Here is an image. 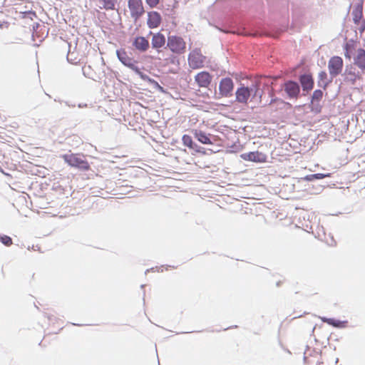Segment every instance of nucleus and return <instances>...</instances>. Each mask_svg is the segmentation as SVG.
<instances>
[{"label":"nucleus","instance_id":"obj_1","mask_svg":"<svg viewBox=\"0 0 365 365\" xmlns=\"http://www.w3.org/2000/svg\"><path fill=\"white\" fill-rule=\"evenodd\" d=\"M64 161L71 167L77 168L82 170H88L90 165L85 157L79 153L65 154L62 156Z\"/></svg>","mask_w":365,"mask_h":365},{"label":"nucleus","instance_id":"obj_2","mask_svg":"<svg viewBox=\"0 0 365 365\" xmlns=\"http://www.w3.org/2000/svg\"><path fill=\"white\" fill-rule=\"evenodd\" d=\"M167 46L170 51L178 55H181L186 51V42L179 36H169L167 41Z\"/></svg>","mask_w":365,"mask_h":365},{"label":"nucleus","instance_id":"obj_3","mask_svg":"<svg viewBox=\"0 0 365 365\" xmlns=\"http://www.w3.org/2000/svg\"><path fill=\"white\" fill-rule=\"evenodd\" d=\"M257 91V88H249L241 85L237 88L235 92L236 101L242 105H247L250 97L256 96Z\"/></svg>","mask_w":365,"mask_h":365},{"label":"nucleus","instance_id":"obj_4","mask_svg":"<svg viewBox=\"0 0 365 365\" xmlns=\"http://www.w3.org/2000/svg\"><path fill=\"white\" fill-rule=\"evenodd\" d=\"M354 23L356 25L360 33L365 31V20L363 19V3L360 2L354 6L352 13Z\"/></svg>","mask_w":365,"mask_h":365},{"label":"nucleus","instance_id":"obj_5","mask_svg":"<svg viewBox=\"0 0 365 365\" xmlns=\"http://www.w3.org/2000/svg\"><path fill=\"white\" fill-rule=\"evenodd\" d=\"M188 64L192 69H198L204 66L205 56H204L200 49L192 50L188 55Z\"/></svg>","mask_w":365,"mask_h":365},{"label":"nucleus","instance_id":"obj_6","mask_svg":"<svg viewBox=\"0 0 365 365\" xmlns=\"http://www.w3.org/2000/svg\"><path fill=\"white\" fill-rule=\"evenodd\" d=\"M344 66L343 59L340 56H333L328 62V69L331 77H336L341 73Z\"/></svg>","mask_w":365,"mask_h":365},{"label":"nucleus","instance_id":"obj_7","mask_svg":"<svg viewBox=\"0 0 365 365\" xmlns=\"http://www.w3.org/2000/svg\"><path fill=\"white\" fill-rule=\"evenodd\" d=\"M234 89V83L230 78H223L220 80L219 84L220 94L222 97H230L232 94Z\"/></svg>","mask_w":365,"mask_h":365},{"label":"nucleus","instance_id":"obj_8","mask_svg":"<svg viewBox=\"0 0 365 365\" xmlns=\"http://www.w3.org/2000/svg\"><path fill=\"white\" fill-rule=\"evenodd\" d=\"M240 158L245 161L262 163L267 162V156L266 154L258 150L245 153L240 155Z\"/></svg>","mask_w":365,"mask_h":365},{"label":"nucleus","instance_id":"obj_9","mask_svg":"<svg viewBox=\"0 0 365 365\" xmlns=\"http://www.w3.org/2000/svg\"><path fill=\"white\" fill-rule=\"evenodd\" d=\"M128 8L131 16L135 19H138L145 12L143 2L141 0H129Z\"/></svg>","mask_w":365,"mask_h":365},{"label":"nucleus","instance_id":"obj_10","mask_svg":"<svg viewBox=\"0 0 365 365\" xmlns=\"http://www.w3.org/2000/svg\"><path fill=\"white\" fill-rule=\"evenodd\" d=\"M212 76L207 71H201L195 76V81L200 88H207L212 81Z\"/></svg>","mask_w":365,"mask_h":365},{"label":"nucleus","instance_id":"obj_11","mask_svg":"<svg viewBox=\"0 0 365 365\" xmlns=\"http://www.w3.org/2000/svg\"><path fill=\"white\" fill-rule=\"evenodd\" d=\"M117 56L120 62L123 63L125 66L132 68L133 70L138 71V68L135 66L134 60L130 56H128L125 50L121 49L117 51Z\"/></svg>","mask_w":365,"mask_h":365},{"label":"nucleus","instance_id":"obj_12","mask_svg":"<svg viewBox=\"0 0 365 365\" xmlns=\"http://www.w3.org/2000/svg\"><path fill=\"white\" fill-rule=\"evenodd\" d=\"M162 21L160 14L157 11H150L148 13L147 25L150 29L158 28Z\"/></svg>","mask_w":365,"mask_h":365},{"label":"nucleus","instance_id":"obj_13","mask_svg":"<svg viewBox=\"0 0 365 365\" xmlns=\"http://www.w3.org/2000/svg\"><path fill=\"white\" fill-rule=\"evenodd\" d=\"M284 91L290 98H297L299 93L300 88L297 83L294 81H287L284 83Z\"/></svg>","mask_w":365,"mask_h":365},{"label":"nucleus","instance_id":"obj_14","mask_svg":"<svg viewBox=\"0 0 365 365\" xmlns=\"http://www.w3.org/2000/svg\"><path fill=\"white\" fill-rule=\"evenodd\" d=\"M182 144L185 146L189 148L190 149L195 150V151L197 153H202L204 155L206 154L205 148H201V147L198 146L197 144H195L193 142L191 136H190L188 135H183L182 138Z\"/></svg>","mask_w":365,"mask_h":365},{"label":"nucleus","instance_id":"obj_15","mask_svg":"<svg viewBox=\"0 0 365 365\" xmlns=\"http://www.w3.org/2000/svg\"><path fill=\"white\" fill-rule=\"evenodd\" d=\"M133 46L136 50L145 52L149 48V41L143 36H137L133 40Z\"/></svg>","mask_w":365,"mask_h":365},{"label":"nucleus","instance_id":"obj_16","mask_svg":"<svg viewBox=\"0 0 365 365\" xmlns=\"http://www.w3.org/2000/svg\"><path fill=\"white\" fill-rule=\"evenodd\" d=\"M299 82L304 91H309L314 87V79L311 74H304L299 77Z\"/></svg>","mask_w":365,"mask_h":365},{"label":"nucleus","instance_id":"obj_17","mask_svg":"<svg viewBox=\"0 0 365 365\" xmlns=\"http://www.w3.org/2000/svg\"><path fill=\"white\" fill-rule=\"evenodd\" d=\"M192 133L194 135V137L201 143L205 144V145H212V142L210 139V134H207L202 130H193Z\"/></svg>","mask_w":365,"mask_h":365},{"label":"nucleus","instance_id":"obj_18","mask_svg":"<svg viewBox=\"0 0 365 365\" xmlns=\"http://www.w3.org/2000/svg\"><path fill=\"white\" fill-rule=\"evenodd\" d=\"M165 41V37L163 34L160 32L153 34L151 40L152 47L155 49H159L164 46Z\"/></svg>","mask_w":365,"mask_h":365},{"label":"nucleus","instance_id":"obj_19","mask_svg":"<svg viewBox=\"0 0 365 365\" xmlns=\"http://www.w3.org/2000/svg\"><path fill=\"white\" fill-rule=\"evenodd\" d=\"M354 64L362 71H365V50L359 48L354 58Z\"/></svg>","mask_w":365,"mask_h":365},{"label":"nucleus","instance_id":"obj_20","mask_svg":"<svg viewBox=\"0 0 365 365\" xmlns=\"http://www.w3.org/2000/svg\"><path fill=\"white\" fill-rule=\"evenodd\" d=\"M117 0H98V7L101 9L114 10Z\"/></svg>","mask_w":365,"mask_h":365},{"label":"nucleus","instance_id":"obj_21","mask_svg":"<svg viewBox=\"0 0 365 365\" xmlns=\"http://www.w3.org/2000/svg\"><path fill=\"white\" fill-rule=\"evenodd\" d=\"M323 96V92L321 90H315L312 96V102L314 103V102H319L322 100Z\"/></svg>","mask_w":365,"mask_h":365},{"label":"nucleus","instance_id":"obj_22","mask_svg":"<svg viewBox=\"0 0 365 365\" xmlns=\"http://www.w3.org/2000/svg\"><path fill=\"white\" fill-rule=\"evenodd\" d=\"M0 242L7 247H9L13 244L12 239L7 235L0 236Z\"/></svg>","mask_w":365,"mask_h":365},{"label":"nucleus","instance_id":"obj_23","mask_svg":"<svg viewBox=\"0 0 365 365\" xmlns=\"http://www.w3.org/2000/svg\"><path fill=\"white\" fill-rule=\"evenodd\" d=\"M141 77L143 79H148L150 83H153L155 85V86L161 92H163L164 90H163V88L159 85V83L154 81V80H151L150 78H149L148 76H143V75H141Z\"/></svg>","mask_w":365,"mask_h":365},{"label":"nucleus","instance_id":"obj_24","mask_svg":"<svg viewBox=\"0 0 365 365\" xmlns=\"http://www.w3.org/2000/svg\"><path fill=\"white\" fill-rule=\"evenodd\" d=\"M148 5L151 7H155L160 2V0H145Z\"/></svg>","mask_w":365,"mask_h":365},{"label":"nucleus","instance_id":"obj_25","mask_svg":"<svg viewBox=\"0 0 365 365\" xmlns=\"http://www.w3.org/2000/svg\"><path fill=\"white\" fill-rule=\"evenodd\" d=\"M312 176H314V180H320V179H323L326 177H329L330 174L317 173V174H312Z\"/></svg>","mask_w":365,"mask_h":365},{"label":"nucleus","instance_id":"obj_26","mask_svg":"<svg viewBox=\"0 0 365 365\" xmlns=\"http://www.w3.org/2000/svg\"><path fill=\"white\" fill-rule=\"evenodd\" d=\"M356 76L354 73H352L351 71L347 73V78L352 82H354L356 80Z\"/></svg>","mask_w":365,"mask_h":365},{"label":"nucleus","instance_id":"obj_27","mask_svg":"<svg viewBox=\"0 0 365 365\" xmlns=\"http://www.w3.org/2000/svg\"><path fill=\"white\" fill-rule=\"evenodd\" d=\"M319 80L320 81H324V80H326L327 78V74L325 71H321L319 73Z\"/></svg>","mask_w":365,"mask_h":365},{"label":"nucleus","instance_id":"obj_28","mask_svg":"<svg viewBox=\"0 0 365 365\" xmlns=\"http://www.w3.org/2000/svg\"><path fill=\"white\" fill-rule=\"evenodd\" d=\"M304 179L307 180L311 181V180H314V176H312V175H307Z\"/></svg>","mask_w":365,"mask_h":365},{"label":"nucleus","instance_id":"obj_29","mask_svg":"<svg viewBox=\"0 0 365 365\" xmlns=\"http://www.w3.org/2000/svg\"><path fill=\"white\" fill-rule=\"evenodd\" d=\"M345 56L347 58H350V56L349 55V53L347 52L345 53Z\"/></svg>","mask_w":365,"mask_h":365}]
</instances>
